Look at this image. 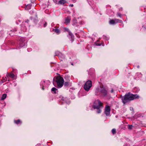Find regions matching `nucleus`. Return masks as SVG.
I'll return each mask as SVG.
<instances>
[{"label": "nucleus", "instance_id": "f03ea898", "mask_svg": "<svg viewBox=\"0 0 146 146\" xmlns=\"http://www.w3.org/2000/svg\"><path fill=\"white\" fill-rule=\"evenodd\" d=\"M102 103L99 100L95 101L93 108L94 109H98V110L97 112L98 113H100L101 112V110L99 108L100 106H102Z\"/></svg>", "mask_w": 146, "mask_h": 146}, {"label": "nucleus", "instance_id": "7ed1b4c3", "mask_svg": "<svg viewBox=\"0 0 146 146\" xmlns=\"http://www.w3.org/2000/svg\"><path fill=\"white\" fill-rule=\"evenodd\" d=\"M56 82L58 86L61 87L64 84V79L61 77L58 76L56 78Z\"/></svg>", "mask_w": 146, "mask_h": 146}, {"label": "nucleus", "instance_id": "2eb2a0df", "mask_svg": "<svg viewBox=\"0 0 146 146\" xmlns=\"http://www.w3.org/2000/svg\"><path fill=\"white\" fill-rule=\"evenodd\" d=\"M133 126L132 125H128V129H132Z\"/></svg>", "mask_w": 146, "mask_h": 146}, {"label": "nucleus", "instance_id": "5701e85b", "mask_svg": "<svg viewBox=\"0 0 146 146\" xmlns=\"http://www.w3.org/2000/svg\"><path fill=\"white\" fill-rule=\"evenodd\" d=\"M27 6H27H27H26V7H27Z\"/></svg>", "mask_w": 146, "mask_h": 146}, {"label": "nucleus", "instance_id": "f3484780", "mask_svg": "<svg viewBox=\"0 0 146 146\" xmlns=\"http://www.w3.org/2000/svg\"><path fill=\"white\" fill-rule=\"evenodd\" d=\"M55 32L57 33H58L59 32V31L58 29H56L55 30Z\"/></svg>", "mask_w": 146, "mask_h": 146}, {"label": "nucleus", "instance_id": "6ab92c4d", "mask_svg": "<svg viewBox=\"0 0 146 146\" xmlns=\"http://www.w3.org/2000/svg\"><path fill=\"white\" fill-rule=\"evenodd\" d=\"M70 6L71 7H72L73 6V4L70 5Z\"/></svg>", "mask_w": 146, "mask_h": 146}, {"label": "nucleus", "instance_id": "412c9836", "mask_svg": "<svg viewBox=\"0 0 146 146\" xmlns=\"http://www.w3.org/2000/svg\"><path fill=\"white\" fill-rule=\"evenodd\" d=\"M111 92H113V89H112L111 90Z\"/></svg>", "mask_w": 146, "mask_h": 146}, {"label": "nucleus", "instance_id": "aec40b11", "mask_svg": "<svg viewBox=\"0 0 146 146\" xmlns=\"http://www.w3.org/2000/svg\"><path fill=\"white\" fill-rule=\"evenodd\" d=\"M65 29L67 31H68V29H66L65 28Z\"/></svg>", "mask_w": 146, "mask_h": 146}, {"label": "nucleus", "instance_id": "9b49d317", "mask_svg": "<svg viewBox=\"0 0 146 146\" xmlns=\"http://www.w3.org/2000/svg\"><path fill=\"white\" fill-rule=\"evenodd\" d=\"M112 132L113 134H115L116 133V129H113L112 130Z\"/></svg>", "mask_w": 146, "mask_h": 146}, {"label": "nucleus", "instance_id": "9d476101", "mask_svg": "<svg viewBox=\"0 0 146 146\" xmlns=\"http://www.w3.org/2000/svg\"><path fill=\"white\" fill-rule=\"evenodd\" d=\"M101 91L102 92L104 93L105 95L106 94V91L104 89H102L101 90Z\"/></svg>", "mask_w": 146, "mask_h": 146}, {"label": "nucleus", "instance_id": "4be33fe9", "mask_svg": "<svg viewBox=\"0 0 146 146\" xmlns=\"http://www.w3.org/2000/svg\"><path fill=\"white\" fill-rule=\"evenodd\" d=\"M98 45H100V44H98Z\"/></svg>", "mask_w": 146, "mask_h": 146}, {"label": "nucleus", "instance_id": "4468645a", "mask_svg": "<svg viewBox=\"0 0 146 146\" xmlns=\"http://www.w3.org/2000/svg\"><path fill=\"white\" fill-rule=\"evenodd\" d=\"M56 90H57V89H56V88H53L52 89V91H54L55 93H56V92H55V91Z\"/></svg>", "mask_w": 146, "mask_h": 146}, {"label": "nucleus", "instance_id": "f8f14e48", "mask_svg": "<svg viewBox=\"0 0 146 146\" xmlns=\"http://www.w3.org/2000/svg\"><path fill=\"white\" fill-rule=\"evenodd\" d=\"M9 76L10 77L13 78H14L15 75L13 74H9Z\"/></svg>", "mask_w": 146, "mask_h": 146}, {"label": "nucleus", "instance_id": "ddd939ff", "mask_svg": "<svg viewBox=\"0 0 146 146\" xmlns=\"http://www.w3.org/2000/svg\"><path fill=\"white\" fill-rule=\"evenodd\" d=\"M15 122L17 123V124H18L20 122V120H17V121H14Z\"/></svg>", "mask_w": 146, "mask_h": 146}, {"label": "nucleus", "instance_id": "39448f33", "mask_svg": "<svg viewBox=\"0 0 146 146\" xmlns=\"http://www.w3.org/2000/svg\"><path fill=\"white\" fill-rule=\"evenodd\" d=\"M110 108L109 106H106L105 109V113L107 116L109 115L110 114Z\"/></svg>", "mask_w": 146, "mask_h": 146}, {"label": "nucleus", "instance_id": "a211bd4d", "mask_svg": "<svg viewBox=\"0 0 146 146\" xmlns=\"http://www.w3.org/2000/svg\"><path fill=\"white\" fill-rule=\"evenodd\" d=\"M68 83L67 82H65L64 84V85L66 86L68 85Z\"/></svg>", "mask_w": 146, "mask_h": 146}, {"label": "nucleus", "instance_id": "423d86ee", "mask_svg": "<svg viewBox=\"0 0 146 146\" xmlns=\"http://www.w3.org/2000/svg\"><path fill=\"white\" fill-rule=\"evenodd\" d=\"M66 1L65 0H59L57 4L63 5L66 3Z\"/></svg>", "mask_w": 146, "mask_h": 146}, {"label": "nucleus", "instance_id": "6e6552de", "mask_svg": "<svg viewBox=\"0 0 146 146\" xmlns=\"http://www.w3.org/2000/svg\"><path fill=\"white\" fill-rule=\"evenodd\" d=\"M70 19L68 17H67L66 19V21L65 22V23L67 24L70 22Z\"/></svg>", "mask_w": 146, "mask_h": 146}, {"label": "nucleus", "instance_id": "20e7f679", "mask_svg": "<svg viewBox=\"0 0 146 146\" xmlns=\"http://www.w3.org/2000/svg\"><path fill=\"white\" fill-rule=\"evenodd\" d=\"M92 86V81L90 80H88L84 86V88L86 91H88Z\"/></svg>", "mask_w": 146, "mask_h": 146}, {"label": "nucleus", "instance_id": "0eeeda50", "mask_svg": "<svg viewBox=\"0 0 146 146\" xmlns=\"http://www.w3.org/2000/svg\"><path fill=\"white\" fill-rule=\"evenodd\" d=\"M118 20L117 19H116L115 20H112L110 21V24H114L115 23L118 22Z\"/></svg>", "mask_w": 146, "mask_h": 146}, {"label": "nucleus", "instance_id": "f257e3e1", "mask_svg": "<svg viewBox=\"0 0 146 146\" xmlns=\"http://www.w3.org/2000/svg\"><path fill=\"white\" fill-rule=\"evenodd\" d=\"M138 97V96L136 95H133L132 94L128 93L126 94L125 96L122 98L123 103L125 104L126 102L134 100Z\"/></svg>", "mask_w": 146, "mask_h": 146}, {"label": "nucleus", "instance_id": "1a4fd4ad", "mask_svg": "<svg viewBox=\"0 0 146 146\" xmlns=\"http://www.w3.org/2000/svg\"><path fill=\"white\" fill-rule=\"evenodd\" d=\"M7 97V94H4L1 98L2 100H4Z\"/></svg>", "mask_w": 146, "mask_h": 146}, {"label": "nucleus", "instance_id": "dca6fc26", "mask_svg": "<svg viewBox=\"0 0 146 146\" xmlns=\"http://www.w3.org/2000/svg\"><path fill=\"white\" fill-rule=\"evenodd\" d=\"M54 2L56 3V4H57L59 0H53Z\"/></svg>", "mask_w": 146, "mask_h": 146}]
</instances>
